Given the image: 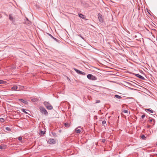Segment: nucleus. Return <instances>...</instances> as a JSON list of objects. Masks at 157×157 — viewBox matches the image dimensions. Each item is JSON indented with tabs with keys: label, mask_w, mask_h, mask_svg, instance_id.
<instances>
[{
	"label": "nucleus",
	"mask_w": 157,
	"mask_h": 157,
	"mask_svg": "<svg viewBox=\"0 0 157 157\" xmlns=\"http://www.w3.org/2000/svg\"><path fill=\"white\" fill-rule=\"evenodd\" d=\"M44 104L47 109L49 110H51L52 109L53 107L48 102L45 101L44 102Z\"/></svg>",
	"instance_id": "nucleus-1"
},
{
	"label": "nucleus",
	"mask_w": 157,
	"mask_h": 157,
	"mask_svg": "<svg viewBox=\"0 0 157 157\" xmlns=\"http://www.w3.org/2000/svg\"><path fill=\"white\" fill-rule=\"evenodd\" d=\"M40 111L42 113H44L46 116L48 115V112L44 107L40 106Z\"/></svg>",
	"instance_id": "nucleus-2"
},
{
	"label": "nucleus",
	"mask_w": 157,
	"mask_h": 157,
	"mask_svg": "<svg viewBox=\"0 0 157 157\" xmlns=\"http://www.w3.org/2000/svg\"><path fill=\"white\" fill-rule=\"evenodd\" d=\"M87 77L88 79L91 80H96L97 79V78L92 74L88 75Z\"/></svg>",
	"instance_id": "nucleus-3"
},
{
	"label": "nucleus",
	"mask_w": 157,
	"mask_h": 157,
	"mask_svg": "<svg viewBox=\"0 0 157 157\" xmlns=\"http://www.w3.org/2000/svg\"><path fill=\"white\" fill-rule=\"evenodd\" d=\"M147 121L149 123L152 124L153 125H154L155 123V120L154 119H153L150 117L148 118V119L147 120Z\"/></svg>",
	"instance_id": "nucleus-4"
},
{
	"label": "nucleus",
	"mask_w": 157,
	"mask_h": 157,
	"mask_svg": "<svg viewBox=\"0 0 157 157\" xmlns=\"http://www.w3.org/2000/svg\"><path fill=\"white\" fill-rule=\"evenodd\" d=\"M74 69L76 72V73L78 74L82 75H86V73H85L79 70L76 68H74Z\"/></svg>",
	"instance_id": "nucleus-5"
},
{
	"label": "nucleus",
	"mask_w": 157,
	"mask_h": 157,
	"mask_svg": "<svg viewBox=\"0 0 157 157\" xmlns=\"http://www.w3.org/2000/svg\"><path fill=\"white\" fill-rule=\"evenodd\" d=\"M45 35L49 39H57L56 38H55L54 37H53L49 33H46Z\"/></svg>",
	"instance_id": "nucleus-6"
},
{
	"label": "nucleus",
	"mask_w": 157,
	"mask_h": 157,
	"mask_svg": "<svg viewBox=\"0 0 157 157\" xmlns=\"http://www.w3.org/2000/svg\"><path fill=\"white\" fill-rule=\"evenodd\" d=\"M98 18L99 21L101 23H102L103 21V19L102 18V16L101 14L100 13H98Z\"/></svg>",
	"instance_id": "nucleus-7"
},
{
	"label": "nucleus",
	"mask_w": 157,
	"mask_h": 157,
	"mask_svg": "<svg viewBox=\"0 0 157 157\" xmlns=\"http://www.w3.org/2000/svg\"><path fill=\"white\" fill-rule=\"evenodd\" d=\"M56 142V140L54 139L50 138L49 139L48 141V142L50 144H55Z\"/></svg>",
	"instance_id": "nucleus-8"
},
{
	"label": "nucleus",
	"mask_w": 157,
	"mask_h": 157,
	"mask_svg": "<svg viewBox=\"0 0 157 157\" xmlns=\"http://www.w3.org/2000/svg\"><path fill=\"white\" fill-rule=\"evenodd\" d=\"M9 19L14 24L15 22L14 18L12 17V14H10L9 15Z\"/></svg>",
	"instance_id": "nucleus-9"
},
{
	"label": "nucleus",
	"mask_w": 157,
	"mask_h": 157,
	"mask_svg": "<svg viewBox=\"0 0 157 157\" xmlns=\"http://www.w3.org/2000/svg\"><path fill=\"white\" fill-rule=\"evenodd\" d=\"M135 75V76H136L137 77H138V78H140L141 79H142V80H144V78L143 76H142L141 75H140L139 74H136Z\"/></svg>",
	"instance_id": "nucleus-10"
},
{
	"label": "nucleus",
	"mask_w": 157,
	"mask_h": 157,
	"mask_svg": "<svg viewBox=\"0 0 157 157\" xmlns=\"http://www.w3.org/2000/svg\"><path fill=\"white\" fill-rule=\"evenodd\" d=\"M78 15L81 18L84 19H86V16L81 13H78Z\"/></svg>",
	"instance_id": "nucleus-11"
},
{
	"label": "nucleus",
	"mask_w": 157,
	"mask_h": 157,
	"mask_svg": "<svg viewBox=\"0 0 157 157\" xmlns=\"http://www.w3.org/2000/svg\"><path fill=\"white\" fill-rule=\"evenodd\" d=\"M18 87L17 86L15 85L11 88V90H16Z\"/></svg>",
	"instance_id": "nucleus-12"
},
{
	"label": "nucleus",
	"mask_w": 157,
	"mask_h": 157,
	"mask_svg": "<svg viewBox=\"0 0 157 157\" xmlns=\"http://www.w3.org/2000/svg\"><path fill=\"white\" fill-rule=\"evenodd\" d=\"M145 110L146 112H149L151 113H153V111H153L152 110H151V109H145Z\"/></svg>",
	"instance_id": "nucleus-13"
},
{
	"label": "nucleus",
	"mask_w": 157,
	"mask_h": 157,
	"mask_svg": "<svg viewBox=\"0 0 157 157\" xmlns=\"http://www.w3.org/2000/svg\"><path fill=\"white\" fill-rule=\"evenodd\" d=\"M6 145H1V146H0V149H5L6 148Z\"/></svg>",
	"instance_id": "nucleus-14"
},
{
	"label": "nucleus",
	"mask_w": 157,
	"mask_h": 157,
	"mask_svg": "<svg viewBox=\"0 0 157 157\" xmlns=\"http://www.w3.org/2000/svg\"><path fill=\"white\" fill-rule=\"evenodd\" d=\"M19 100L21 101V102H22L23 103H25V104H27L28 102H27V101H25L23 99H19Z\"/></svg>",
	"instance_id": "nucleus-15"
},
{
	"label": "nucleus",
	"mask_w": 157,
	"mask_h": 157,
	"mask_svg": "<svg viewBox=\"0 0 157 157\" xmlns=\"http://www.w3.org/2000/svg\"><path fill=\"white\" fill-rule=\"evenodd\" d=\"M140 138L143 140H145L146 138V136L144 135H142L140 136Z\"/></svg>",
	"instance_id": "nucleus-16"
},
{
	"label": "nucleus",
	"mask_w": 157,
	"mask_h": 157,
	"mask_svg": "<svg viewBox=\"0 0 157 157\" xmlns=\"http://www.w3.org/2000/svg\"><path fill=\"white\" fill-rule=\"evenodd\" d=\"M114 96L115 97H116V98H118V99H121V98L122 97L120 96L119 95H114Z\"/></svg>",
	"instance_id": "nucleus-17"
},
{
	"label": "nucleus",
	"mask_w": 157,
	"mask_h": 157,
	"mask_svg": "<svg viewBox=\"0 0 157 157\" xmlns=\"http://www.w3.org/2000/svg\"><path fill=\"white\" fill-rule=\"evenodd\" d=\"M64 125L67 128H68L70 126V124L68 123H65Z\"/></svg>",
	"instance_id": "nucleus-18"
},
{
	"label": "nucleus",
	"mask_w": 157,
	"mask_h": 157,
	"mask_svg": "<svg viewBox=\"0 0 157 157\" xmlns=\"http://www.w3.org/2000/svg\"><path fill=\"white\" fill-rule=\"evenodd\" d=\"M75 131L76 133H80L81 132V130L80 129H76Z\"/></svg>",
	"instance_id": "nucleus-19"
},
{
	"label": "nucleus",
	"mask_w": 157,
	"mask_h": 157,
	"mask_svg": "<svg viewBox=\"0 0 157 157\" xmlns=\"http://www.w3.org/2000/svg\"><path fill=\"white\" fill-rule=\"evenodd\" d=\"M26 19H27V20L26 21H25V24H30L31 23V22L30 21H29L28 18H26Z\"/></svg>",
	"instance_id": "nucleus-20"
},
{
	"label": "nucleus",
	"mask_w": 157,
	"mask_h": 157,
	"mask_svg": "<svg viewBox=\"0 0 157 157\" xmlns=\"http://www.w3.org/2000/svg\"><path fill=\"white\" fill-rule=\"evenodd\" d=\"M6 83V81H4L2 80H0V84H5Z\"/></svg>",
	"instance_id": "nucleus-21"
},
{
	"label": "nucleus",
	"mask_w": 157,
	"mask_h": 157,
	"mask_svg": "<svg viewBox=\"0 0 157 157\" xmlns=\"http://www.w3.org/2000/svg\"><path fill=\"white\" fill-rule=\"evenodd\" d=\"M122 112L125 113H128V110H124L122 111Z\"/></svg>",
	"instance_id": "nucleus-22"
},
{
	"label": "nucleus",
	"mask_w": 157,
	"mask_h": 157,
	"mask_svg": "<svg viewBox=\"0 0 157 157\" xmlns=\"http://www.w3.org/2000/svg\"><path fill=\"white\" fill-rule=\"evenodd\" d=\"M21 111H22L23 112L25 113H26V114H27V113H27L26 112V111H25V109H21Z\"/></svg>",
	"instance_id": "nucleus-23"
},
{
	"label": "nucleus",
	"mask_w": 157,
	"mask_h": 157,
	"mask_svg": "<svg viewBox=\"0 0 157 157\" xmlns=\"http://www.w3.org/2000/svg\"><path fill=\"white\" fill-rule=\"evenodd\" d=\"M18 140L19 141H21V140L22 139V137L21 136H20L18 137Z\"/></svg>",
	"instance_id": "nucleus-24"
},
{
	"label": "nucleus",
	"mask_w": 157,
	"mask_h": 157,
	"mask_svg": "<svg viewBox=\"0 0 157 157\" xmlns=\"http://www.w3.org/2000/svg\"><path fill=\"white\" fill-rule=\"evenodd\" d=\"M45 132L43 131H41V132H40V134L42 135H44L45 134Z\"/></svg>",
	"instance_id": "nucleus-25"
},
{
	"label": "nucleus",
	"mask_w": 157,
	"mask_h": 157,
	"mask_svg": "<svg viewBox=\"0 0 157 157\" xmlns=\"http://www.w3.org/2000/svg\"><path fill=\"white\" fill-rule=\"evenodd\" d=\"M0 121L2 122H3L4 121V118H0Z\"/></svg>",
	"instance_id": "nucleus-26"
},
{
	"label": "nucleus",
	"mask_w": 157,
	"mask_h": 157,
	"mask_svg": "<svg viewBox=\"0 0 157 157\" xmlns=\"http://www.w3.org/2000/svg\"><path fill=\"white\" fill-rule=\"evenodd\" d=\"M106 121H105L104 120V121H103L102 122V125H104V124H106Z\"/></svg>",
	"instance_id": "nucleus-27"
},
{
	"label": "nucleus",
	"mask_w": 157,
	"mask_h": 157,
	"mask_svg": "<svg viewBox=\"0 0 157 157\" xmlns=\"http://www.w3.org/2000/svg\"><path fill=\"white\" fill-rule=\"evenodd\" d=\"M52 135L54 136H57V135H56V133L55 132H52Z\"/></svg>",
	"instance_id": "nucleus-28"
},
{
	"label": "nucleus",
	"mask_w": 157,
	"mask_h": 157,
	"mask_svg": "<svg viewBox=\"0 0 157 157\" xmlns=\"http://www.w3.org/2000/svg\"><path fill=\"white\" fill-rule=\"evenodd\" d=\"M5 129L6 130H8V131H10V128L8 127H6L5 128Z\"/></svg>",
	"instance_id": "nucleus-29"
},
{
	"label": "nucleus",
	"mask_w": 157,
	"mask_h": 157,
	"mask_svg": "<svg viewBox=\"0 0 157 157\" xmlns=\"http://www.w3.org/2000/svg\"><path fill=\"white\" fill-rule=\"evenodd\" d=\"M145 114H143V115H142V116H141V118H142V119H144V117H145Z\"/></svg>",
	"instance_id": "nucleus-30"
},
{
	"label": "nucleus",
	"mask_w": 157,
	"mask_h": 157,
	"mask_svg": "<svg viewBox=\"0 0 157 157\" xmlns=\"http://www.w3.org/2000/svg\"><path fill=\"white\" fill-rule=\"evenodd\" d=\"M116 41H117V40H113V42L114 43H116Z\"/></svg>",
	"instance_id": "nucleus-31"
},
{
	"label": "nucleus",
	"mask_w": 157,
	"mask_h": 157,
	"mask_svg": "<svg viewBox=\"0 0 157 157\" xmlns=\"http://www.w3.org/2000/svg\"><path fill=\"white\" fill-rule=\"evenodd\" d=\"M100 102V101L99 100H98L97 101V102H96V103H98Z\"/></svg>",
	"instance_id": "nucleus-32"
},
{
	"label": "nucleus",
	"mask_w": 157,
	"mask_h": 157,
	"mask_svg": "<svg viewBox=\"0 0 157 157\" xmlns=\"http://www.w3.org/2000/svg\"><path fill=\"white\" fill-rule=\"evenodd\" d=\"M150 127H151V125H148H148H147V127L148 128H150Z\"/></svg>",
	"instance_id": "nucleus-33"
},
{
	"label": "nucleus",
	"mask_w": 157,
	"mask_h": 157,
	"mask_svg": "<svg viewBox=\"0 0 157 157\" xmlns=\"http://www.w3.org/2000/svg\"><path fill=\"white\" fill-rule=\"evenodd\" d=\"M105 139H102V141L103 142H105Z\"/></svg>",
	"instance_id": "nucleus-34"
},
{
	"label": "nucleus",
	"mask_w": 157,
	"mask_h": 157,
	"mask_svg": "<svg viewBox=\"0 0 157 157\" xmlns=\"http://www.w3.org/2000/svg\"><path fill=\"white\" fill-rule=\"evenodd\" d=\"M24 88V86H21V88Z\"/></svg>",
	"instance_id": "nucleus-35"
},
{
	"label": "nucleus",
	"mask_w": 157,
	"mask_h": 157,
	"mask_svg": "<svg viewBox=\"0 0 157 157\" xmlns=\"http://www.w3.org/2000/svg\"><path fill=\"white\" fill-rule=\"evenodd\" d=\"M34 99H32V101H34Z\"/></svg>",
	"instance_id": "nucleus-36"
},
{
	"label": "nucleus",
	"mask_w": 157,
	"mask_h": 157,
	"mask_svg": "<svg viewBox=\"0 0 157 157\" xmlns=\"http://www.w3.org/2000/svg\"><path fill=\"white\" fill-rule=\"evenodd\" d=\"M12 68H13V69H14V67H12Z\"/></svg>",
	"instance_id": "nucleus-37"
},
{
	"label": "nucleus",
	"mask_w": 157,
	"mask_h": 157,
	"mask_svg": "<svg viewBox=\"0 0 157 157\" xmlns=\"http://www.w3.org/2000/svg\"><path fill=\"white\" fill-rule=\"evenodd\" d=\"M156 146H157V143H156Z\"/></svg>",
	"instance_id": "nucleus-38"
}]
</instances>
